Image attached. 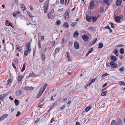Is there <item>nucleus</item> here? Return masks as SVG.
<instances>
[{"instance_id": "1", "label": "nucleus", "mask_w": 125, "mask_h": 125, "mask_svg": "<svg viewBox=\"0 0 125 125\" xmlns=\"http://www.w3.org/2000/svg\"><path fill=\"white\" fill-rule=\"evenodd\" d=\"M6 45H4V50L7 52V53L8 52H10L12 51L13 48V46H11L10 45H8L6 47Z\"/></svg>"}, {"instance_id": "2", "label": "nucleus", "mask_w": 125, "mask_h": 125, "mask_svg": "<svg viewBox=\"0 0 125 125\" xmlns=\"http://www.w3.org/2000/svg\"><path fill=\"white\" fill-rule=\"evenodd\" d=\"M110 64L111 67L114 68H115L117 67V64L115 62H110Z\"/></svg>"}, {"instance_id": "3", "label": "nucleus", "mask_w": 125, "mask_h": 125, "mask_svg": "<svg viewBox=\"0 0 125 125\" xmlns=\"http://www.w3.org/2000/svg\"><path fill=\"white\" fill-rule=\"evenodd\" d=\"M111 60L112 61L111 62H115L117 60V58L115 56H111L110 57Z\"/></svg>"}, {"instance_id": "4", "label": "nucleus", "mask_w": 125, "mask_h": 125, "mask_svg": "<svg viewBox=\"0 0 125 125\" xmlns=\"http://www.w3.org/2000/svg\"><path fill=\"white\" fill-rule=\"evenodd\" d=\"M74 46L75 48L76 49H78L79 48V45L77 42L76 41L74 42Z\"/></svg>"}, {"instance_id": "5", "label": "nucleus", "mask_w": 125, "mask_h": 125, "mask_svg": "<svg viewBox=\"0 0 125 125\" xmlns=\"http://www.w3.org/2000/svg\"><path fill=\"white\" fill-rule=\"evenodd\" d=\"M82 38L83 40L85 42L87 41L88 39V37L86 35H84L83 36Z\"/></svg>"}, {"instance_id": "6", "label": "nucleus", "mask_w": 125, "mask_h": 125, "mask_svg": "<svg viewBox=\"0 0 125 125\" xmlns=\"http://www.w3.org/2000/svg\"><path fill=\"white\" fill-rule=\"evenodd\" d=\"M5 24L7 26H10L12 28H14V27L11 24V23L9 22L8 21V20H6L5 22Z\"/></svg>"}, {"instance_id": "7", "label": "nucleus", "mask_w": 125, "mask_h": 125, "mask_svg": "<svg viewBox=\"0 0 125 125\" xmlns=\"http://www.w3.org/2000/svg\"><path fill=\"white\" fill-rule=\"evenodd\" d=\"M122 2V0H117L116 2V5L118 7L121 4Z\"/></svg>"}, {"instance_id": "8", "label": "nucleus", "mask_w": 125, "mask_h": 125, "mask_svg": "<svg viewBox=\"0 0 125 125\" xmlns=\"http://www.w3.org/2000/svg\"><path fill=\"white\" fill-rule=\"evenodd\" d=\"M21 90H18L16 91L15 94L17 96H19L21 94Z\"/></svg>"}, {"instance_id": "9", "label": "nucleus", "mask_w": 125, "mask_h": 125, "mask_svg": "<svg viewBox=\"0 0 125 125\" xmlns=\"http://www.w3.org/2000/svg\"><path fill=\"white\" fill-rule=\"evenodd\" d=\"M64 16V17L65 19H67L69 17V14L67 12H66L65 13Z\"/></svg>"}, {"instance_id": "10", "label": "nucleus", "mask_w": 125, "mask_h": 125, "mask_svg": "<svg viewBox=\"0 0 125 125\" xmlns=\"http://www.w3.org/2000/svg\"><path fill=\"white\" fill-rule=\"evenodd\" d=\"M111 125H118L117 122L115 120H113L111 122Z\"/></svg>"}, {"instance_id": "11", "label": "nucleus", "mask_w": 125, "mask_h": 125, "mask_svg": "<svg viewBox=\"0 0 125 125\" xmlns=\"http://www.w3.org/2000/svg\"><path fill=\"white\" fill-rule=\"evenodd\" d=\"M7 96L6 94H3L1 95H0V99L2 101H3V98Z\"/></svg>"}, {"instance_id": "12", "label": "nucleus", "mask_w": 125, "mask_h": 125, "mask_svg": "<svg viewBox=\"0 0 125 125\" xmlns=\"http://www.w3.org/2000/svg\"><path fill=\"white\" fill-rule=\"evenodd\" d=\"M94 5V2L93 1H91L90 3L89 7L90 9L91 8L93 7Z\"/></svg>"}, {"instance_id": "13", "label": "nucleus", "mask_w": 125, "mask_h": 125, "mask_svg": "<svg viewBox=\"0 0 125 125\" xmlns=\"http://www.w3.org/2000/svg\"><path fill=\"white\" fill-rule=\"evenodd\" d=\"M20 6L21 8L22 9H23V11H24L26 9V6L23 4H21L20 5Z\"/></svg>"}, {"instance_id": "14", "label": "nucleus", "mask_w": 125, "mask_h": 125, "mask_svg": "<svg viewBox=\"0 0 125 125\" xmlns=\"http://www.w3.org/2000/svg\"><path fill=\"white\" fill-rule=\"evenodd\" d=\"M121 19V18L119 16H116L115 18V21L118 22L120 21Z\"/></svg>"}, {"instance_id": "15", "label": "nucleus", "mask_w": 125, "mask_h": 125, "mask_svg": "<svg viewBox=\"0 0 125 125\" xmlns=\"http://www.w3.org/2000/svg\"><path fill=\"white\" fill-rule=\"evenodd\" d=\"M44 8V12L45 13H46L47 12V6L46 5H45L43 6Z\"/></svg>"}, {"instance_id": "16", "label": "nucleus", "mask_w": 125, "mask_h": 125, "mask_svg": "<svg viewBox=\"0 0 125 125\" xmlns=\"http://www.w3.org/2000/svg\"><path fill=\"white\" fill-rule=\"evenodd\" d=\"M86 20L88 21L90 20L91 19V16L88 15H86Z\"/></svg>"}, {"instance_id": "17", "label": "nucleus", "mask_w": 125, "mask_h": 125, "mask_svg": "<svg viewBox=\"0 0 125 125\" xmlns=\"http://www.w3.org/2000/svg\"><path fill=\"white\" fill-rule=\"evenodd\" d=\"M42 87L41 88V90H40V92L38 94L37 96V98H39L42 95V93H42V91H41V90H42Z\"/></svg>"}, {"instance_id": "18", "label": "nucleus", "mask_w": 125, "mask_h": 125, "mask_svg": "<svg viewBox=\"0 0 125 125\" xmlns=\"http://www.w3.org/2000/svg\"><path fill=\"white\" fill-rule=\"evenodd\" d=\"M33 89V87L32 86L31 87H25V89L27 90H32Z\"/></svg>"}, {"instance_id": "19", "label": "nucleus", "mask_w": 125, "mask_h": 125, "mask_svg": "<svg viewBox=\"0 0 125 125\" xmlns=\"http://www.w3.org/2000/svg\"><path fill=\"white\" fill-rule=\"evenodd\" d=\"M26 65V63L25 62L23 65L21 71V72H23L25 70V66Z\"/></svg>"}, {"instance_id": "20", "label": "nucleus", "mask_w": 125, "mask_h": 125, "mask_svg": "<svg viewBox=\"0 0 125 125\" xmlns=\"http://www.w3.org/2000/svg\"><path fill=\"white\" fill-rule=\"evenodd\" d=\"M104 89H103L102 90V92L101 94V96H103L104 95H106L107 93L106 92L104 91Z\"/></svg>"}, {"instance_id": "21", "label": "nucleus", "mask_w": 125, "mask_h": 125, "mask_svg": "<svg viewBox=\"0 0 125 125\" xmlns=\"http://www.w3.org/2000/svg\"><path fill=\"white\" fill-rule=\"evenodd\" d=\"M16 48H17V50L18 51H20L21 48L19 45H17L16 46Z\"/></svg>"}, {"instance_id": "22", "label": "nucleus", "mask_w": 125, "mask_h": 125, "mask_svg": "<svg viewBox=\"0 0 125 125\" xmlns=\"http://www.w3.org/2000/svg\"><path fill=\"white\" fill-rule=\"evenodd\" d=\"M66 54H67V57L68 58V61H71V59L70 57V55L69 54V53L68 52H67Z\"/></svg>"}, {"instance_id": "23", "label": "nucleus", "mask_w": 125, "mask_h": 125, "mask_svg": "<svg viewBox=\"0 0 125 125\" xmlns=\"http://www.w3.org/2000/svg\"><path fill=\"white\" fill-rule=\"evenodd\" d=\"M47 84H45L44 86L43 87V88L42 89V93H43L46 87L47 86Z\"/></svg>"}, {"instance_id": "24", "label": "nucleus", "mask_w": 125, "mask_h": 125, "mask_svg": "<svg viewBox=\"0 0 125 125\" xmlns=\"http://www.w3.org/2000/svg\"><path fill=\"white\" fill-rule=\"evenodd\" d=\"M124 49L123 48H122L120 49V50H119L121 54H123L124 53Z\"/></svg>"}, {"instance_id": "25", "label": "nucleus", "mask_w": 125, "mask_h": 125, "mask_svg": "<svg viewBox=\"0 0 125 125\" xmlns=\"http://www.w3.org/2000/svg\"><path fill=\"white\" fill-rule=\"evenodd\" d=\"M41 58L42 61H44L45 59V55L43 54H42L41 55Z\"/></svg>"}, {"instance_id": "26", "label": "nucleus", "mask_w": 125, "mask_h": 125, "mask_svg": "<svg viewBox=\"0 0 125 125\" xmlns=\"http://www.w3.org/2000/svg\"><path fill=\"white\" fill-rule=\"evenodd\" d=\"M14 102L16 105H18L19 104V100L15 99L14 101Z\"/></svg>"}, {"instance_id": "27", "label": "nucleus", "mask_w": 125, "mask_h": 125, "mask_svg": "<svg viewBox=\"0 0 125 125\" xmlns=\"http://www.w3.org/2000/svg\"><path fill=\"white\" fill-rule=\"evenodd\" d=\"M92 106H88L85 109V111L86 112H88L92 108Z\"/></svg>"}, {"instance_id": "28", "label": "nucleus", "mask_w": 125, "mask_h": 125, "mask_svg": "<svg viewBox=\"0 0 125 125\" xmlns=\"http://www.w3.org/2000/svg\"><path fill=\"white\" fill-rule=\"evenodd\" d=\"M103 45L102 43H100L99 44L98 48H102L103 46Z\"/></svg>"}, {"instance_id": "29", "label": "nucleus", "mask_w": 125, "mask_h": 125, "mask_svg": "<svg viewBox=\"0 0 125 125\" xmlns=\"http://www.w3.org/2000/svg\"><path fill=\"white\" fill-rule=\"evenodd\" d=\"M97 18L95 17H93L92 18V20L94 22L96 21L97 20Z\"/></svg>"}, {"instance_id": "30", "label": "nucleus", "mask_w": 125, "mask_h": 125, "mask_svg": "<svg viewBox=\"0 0 125 125\" xmlns=\"http://www.w3.org/2000/svg\"><path fill=\"white\" fill-rule=\"evenodd\" d=\"M22 79V78H21V75L19 76L18 78V82L19 83L20 82L21 80Z\"/></svg>"}, {"instance_id": "31", "label": "nucleus", "mask_w": 125, "mask_h": 125, "mask_svg": "<svg viewBox=\"0 0 125 125\" xmlns=\"http://www.w3.org/2000/svg\"><path fill=\"white\" fill-rule=\"evenodd\" d=\"M79 35V33L77 31H75V32L73 34V36L75 37L76 36H76L77 35Z\"/></svg>"}, {"instance_id": "32", "label": "nucleus", "mask_w": 125, "mask_h": 125, "mask_svg": "<svg viewBox=\"0 0 125 125\" xmlns=\"http://www.w3.org/2000/svg\"><path fill=\"white\" fill-rule=\"evenodd\" d=\"M12 81V79H9L7 81V84H8L10 83H11Z\"/></svg>"}, {"instance_id": "33", "label": "nucleus", "mask_w": 125, "mask_h": 125, "mask_svg": "<svg viewBox=\"0 0 125 125\" xmlns=\"http://www.w3.org/2000/svg\"><path fill=\"white\" fill-rule=\"evenodd\" d=\"M89 29L91 30L92 31H95V28L93 27H91L89 28Z\"/></svg>"}, {"instance_id": "34", "label": "nucleus", "mask_w": 125, "mask_h": 125, "mask_svg": "<svg viewBox=\"0 0 125 125\" xmlns=\"http://www.w3.org/2000/svg\"><path fill=\"white\" fill-rule=\"evenodd\" d=\"M63 26L67 28H68L69 26V25L66 23H65L63 24Z\"/></svg>"}, {"instance_id": "35", "label": "nucleus", "mask_w": 125, "mask_h": 125, "mask_svg": "<svg viewBox=\"0 0 125 125\" xmlns=\"http://www.w3.org/2000/svg\"><path fill=\"white\" fill-rule=\"evenodd\" d=\"M34 73H30L29 75V77H34L35 76L33 74Z\"/></svg>"}, {"instance_id": "36", "label": "nucleus", "mask_w": 125, "mask_h": 125, "mask_svg": "<svg viewBox=\"0 0 125 125\" xmlns=\"http://www.w3.org/2000/svg\"><path fill=\"white\" fill-rule=\"evenodd\" d=\"M118 51L116 50H115L114 52V53L115 54L116 56H118V54H117Z\"/></svg>"}, {"instance_id": "37", "label": "nucleus", "mask_w": 125, "mask_h": 125, "mask_svg": "<svg viewBox=\"0 0 125 125\" xmlns=\"http://www.w3.org/2000/svg\"><path fill=\"white\" fill-rule=\"evenodd\" d=\"M118 122L119 125H122V121L120 119L118 120Z\"/></svg>"}, {"instance_id": "38", "label": "nucleus", "mask_w": 125, "mask_h": 125, "mask_svg": "<svg viewBox=\"0 0 125 125\" xmlns=\"http://www.w3.org/2000/svg\"><path fill=\"white\" fill-rule=\"evenodd\" d=\"M108 74L107 73H106L104 74L102 76V79L105 76H107Z\"/></svg>"}, {"instance_id": "39", "label": "nucleus", "mask_w": 125, "mask_h": 125, "mask_svg": "<svg viewBox=\"0 0 125 125\" xmlns=\"http://www.w3.org/2000/svg\"><path fill=\"white\" fill-rule=\"evenodd\" d=\"M57 105V103H53L51 105V106L53 108L54 106H56Z\"/></svg>"}, {"instance_id": "40", "label": "nucleus", "mask_w": 125, "mask_h": 125, "mask_svg": "<svg viewBox=\"0 0 125 125\" xmlns=\"http://www.w3.org/2000/svg\"><path fill=\"white\" fill-rule=\"evenodd\" d=\"M18 59H16L14 61V63L15 64H18Z\"/></svg>"}, {"instance_id": "41", "label": "nucleus", "mask_w": 125, "mask_h": 125, "mask_svg": "<svg viewBox=\"0 0 125 125\" xmlns=\"http://www.w3.org/2000/svg\"><path fill=\"white\" fill-rule=\"evenodd\" d=\"M61 21L60 20H59L57 21L56 22V23L58 25H59L61 23Z\"/></svg>"}, {"instance_id": "42", "label": "nucleus", "mask_w": 125, "mask_h": 125, "mask_svg": "<svg viewBox=\"0 0 125 125\" xmlns=\"http://www.w3.org/2000/svg\"><path fill=\"white\" fill-rule=\"evenodd\" d=\"M60 49V48H56L55 50V52H58L59 51Z\"/></svg>"}, {"instance_id": "43", "label": "nucleus", "mask_w": 125, "mask_h": 125, "mask_svg": "<svg viewBox=\"0 0 125 125\" xmlns=\"http://www.w3.org/2000/svg\"><path fill=\"white\" fill-rule=\"evenodd\" d=\"M124 69V67H122L120 68H119V70L120 71L123 72Z\"/></svg>"}, {"instance_id": "44", "label": "nucleus", "mask_w": 125, "mask_h": 125, "mask_svg": "<svg viewBox=\"0 0 125 125\" xmlns=\"http://www.w3.org/2000/svg\"><path fill=\"white\" fill-rule=\"evenodd\" d=\"M104 3H105L107 4V5L109 2V0H104Z\"/></svg>"}, {"instance_id": "45", "label": "nucleus", "mask_w": 125, "mask_h": 125, "mask_svg": "<svg viewBox=\"0 0 125 125\" xmlns=\"http://www.w3.org/2000/svg\"><path fill=\"white\" fill-rule=\"evenodd\" d=\"M77 24V23L76 22H74L73 23L72 25L73 27H74Z\"/></svg>"}, {"instance_id": "46", "label": "nucleus", "mask_w": 125, "mask_h": 125, "mask_svg": "<svg viewBox=\"0 0 125 125\" xmlns=\"http://www.w3.org/2000/svg\"><path fill=\"white\" fill-rule=\"evenodd\" d=\"M110 24L111 27L113 28H114L115 26V24L112 23H110Z\"/></svg>"}, {"instance_id": "47", "label": "nucleus", "mask_w": 125, "mask_h": 125, "mask_svg": "<svg viewBox=\"0 0 125 125\" xmlns=\"http://www.w3.org/2000/svg\"><path fill=\"white\" fill-rule=\"evenodd\" d=\"M100 10L101 11L100 12V13H102L104 11V9L103 7H101L100 8Z\"/></svg>"}, {"instance_id": "48", "label": "nucleus", "mask_w": 125, "mask_h": 125, "mask_svg": "<svg viewBox=\"0 0 125 125\" xmlns=\"http://www.w3.org/2000/svg\"><path fill=\"white\" fill-rule=\"evenodd\" d=\"M93 48H92L90 50H89L88 51V52H89V53H91L93 51Z\"/></svg>"}, {"instance_id": "49", "label": "nucleus", "mask_w": 125, "mask_h": 125, "mask_svg": "<svg viewBox=\"0 0 125 125\" xmlns=\"http://www.w3.org/2000/svg\"><path fill=\"white\" fill-rule=\"evenodd\" d=\"M52 15L51 12H50L48 14V17L49 18H50L51 17V16Z\"/></svg>"}, {"instance_id": "50", "label": "nucleus", "mask_w": 125, "mask_h": 125, "mask_svg": "<svg viewBox=\"0 0 125 125\" xmlns=\"http://www.w3.org/2000/svg\"><path fill=\"white\" fill-rule=\"evenodd\" d=\"M38 46L39 48H40L41 47V43L40 41H39L38 42Z\"/></svg>"}, {"instance_id": "51", "label": "nucleus", "mask_w": 125, "mask_h": 125, "mask_svg": "<svg viewBox=\"0 0 125 125\" xmlns=\"http://www.w3.org/2000/svg\"><path fill=\"white\" fill-rule=\"evenodd\" d=\"M120 83L122 85H125V83L124 82L120 81Z\"/></svg>"}, {"instance_id": "52", "label": "nucleus", "mask_w": 125, "mask_h": 125, "mask_svg": "<svg viewBox=\"0 0 125 125\" xmlns=\"http://www.w3.org/2000/svg\"><path fill=\"white\" fill-rule=\"evenodd\" d=\"M20 114H21L20 112L19 111H18L17 112V114H16V116L17 117L18 116H19L20 115Z\"/></svg>"}, {"instance_id": "53", "label": "nucleus", "mask_w": 125, "mask_h": 125, "mask_svg": "<svg viewBox=\"0 0 125 125\" xmlns=\"http://www.w3.org/2000/svg\"><path fill=\"white\" fill-rule=\"evenodd\" d=\"M30 44L29 43H28L26 45V46L28 48H29L30 47Z\"/></svg>"}, {"instance_id": "54", "label": "nucleus", "mask_w": 125, "mask_h": 125, "mask_svg": "<svg viewBox=\"0 0 125 125\" xmlns=\"http://www.w3.org/2000/svg\"><path fill=\"white\" fill-rule=\"evenodd\" d=\"M64 0H61L60 3L61 4H62L64 3Z\"/></svg>"}, {"instance_id": "55", "label": "nucleus", "mask_w": 125, "mask_h": 125, "mask_svg": "<svg viewBox=\"0 0 125 125\" xmlns=\"http://www.w3.org/2000/svg\"><path fill=\"white\" fill-rule=\"evenodd\" d=\"M91 83H89L88 84H87L85 87V88H86L87 87V86H90V85H91Z\"/></svg>"}, {"instance_id": "56", "label": "nucleus", "mask_w": 125, "mask_h": 125, "mask_svg": "<svg viewBox=\"0 0 125 125\" xmlns=\"http://www.w3.org/2000/svg\"><path fill=\"white\" fill-rule=\"evenodd\" d=\"M120 58L122 59H124V56L123 55H121L119 56Z\"/></svg>"}, {"instance_id": "57", "label": "nucleus", "mask_w": 125, "mask_h": 125, "mask_svg": "<svg viewBox=\"0 0 125 125\" xmlns=\"http://www.w3.org/2000/svg\"><path fill=\"white\" fill-rule=\"evenodd\" d=\"M28 52L26 50L25 51L24 53V54L26 56L28 54Z\"/></svg>"}, {"instance_id": "58", "label": "nucleus", "mask_w": 125, "mask_h": 125, "mask_svg": "<svg viewBox=\"0 0 125 125\" xmlns=\"http://www.w3.org/2000/svg\"><path fill=\"white\" fill-rule=\"evenodd\" d=\"M26 50L27 51L28 53H30V52L31 51V49H30L29 48H28L27 50Z\"/></svg>"}, {"instance_id": "59", "label": "nucleus", "mask_w": 125, "mask_h": 125, "mask_svg": "<svg viewBox=\"0 0 125 125\" xmlns=\"http://www.w3.org/2000/svg\"><path fill=\"white\" fill-rule=\"evenodd\" d=\"M65 107V106L64 105H63L62 106V107H60V108L61 110H62L64 109V107Z\"/></svg>"}, {"instance_id": "60", "label": "nucleus", "mask_w": 125, "mask_h": 125, "mask_svg": "<svg viewBox=\"0 0 125 125\" xmlns=\"http://www.w3.org/2000/svg\"><path fill=\"white\" fill-rule=\"evenodd\" d=\"M17 14L16 12L13 13V15L14 17H16L17 15Z\"/></svg>"}, {"instance_id": "61", "label": "nucleus", "mask_w": 125, "mask_h": 125, "mask_svg": "<svg viewBox=\"0 0 125 125\" xmlns=\"http://www.w3.org/2000/svg\"><path fill=\"white\" fill-rule=\"evenodd\" d=\"M4 117L3 116H2L0 118V120H4L5 118H4Z\"/></svg>"}, {"instance_id": "62", "label": "nucleus", "mask_w": 125, "mask_h": 125, "mask_svg": "<svg viewBox=\"0 0 125 125\" xmlns=\"http://www.w3.org/2000/svg\"><path fill=\"white\" fill-rule=\"evenodd\" d=\"M54 120V118H52L51 120L50 121V123H52L53 122V121Z\"/></svg>"}, {"instance_id": "63", "label": "nucleus", "mask_w": 125, "mask_h": 125, "mask_svg": "<svg viewBox=\"0 0 125 125\" xmlns=\"http://www.w3.org/2000/svg\"><path fill=\"white\" fill-rule=\"evenodd\" d=\"M95 81V79H93L91 81V82L90 83L92 84V83L93 82H94Z\"/></svg>"}, {"instance_id": "64", "label": "nucleus", "mask_w": 125, "mask_h": 125, "mask_svg": "<svg viewBox=\"0 0 125 125\" xmlns=\"http://www.w3.org/2000/svg\"><path fill=\"white\" fill-rule=\"evenodd\" d=\"M76 125H80V122H76Z\"/></svg>"}]
</instances>
